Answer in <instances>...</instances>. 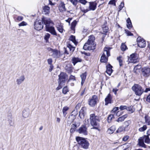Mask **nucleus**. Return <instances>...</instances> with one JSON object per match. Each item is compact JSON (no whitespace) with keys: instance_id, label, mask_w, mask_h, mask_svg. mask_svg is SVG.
I'll return each instance as SVG.
<instances>
[{"instance_id":"1","label":"nucleus","mask_w":150,"mask_h":150,"mask_svg":"<svg viewBox=\"0 0 150 150\" xmlns=\"http://www.w3.org/2000/svg\"><path fill=\"white\" fill-rule=\"evenodd\" d=\"M89 120L90 124L93 127L92 129L100 131V124L99 122L100 120V117L99 116L95 115L94 114H91L90 115Z\"/></svg>"},{"instance_id":"2","label":"nucleus","mask_w":150,"mask_h":150,"mask_svg":"<svg viewBox=\"0 0 150 150\" xmlns=\"http://www.w3.org/2000/svg\"><path fill=\"white\" fill-rule=\"evenodd\" d=\"M95 38L93 35L89 36L87 42H86L83 47L85 50H93L95 49L96 44L95 43Z\"/></svg>"},{"instance_id":"3","label":"nucleus","mask_w":150,"mask_h":150,"mask_svg":"<svg viewBox=\"0 0 150 150\" xmlns=\"http://www.w3.org/2000/svg\"><path fill=\"white\" fill-rule=\"evenodd\" d=\"M111 48L108 47H105L104 52L101 57L100 62L105 63L107 62L108 57L110 56V50Z\"/></svg>"},{"instance_id":"4","label":"nucleus","mask_w":150,"mask_h":150,"mask_svg":"<svg viewBox=\"0 0 150 150\" xmlns=\"http://www.w3.org/2000/svg\"><path fill=\"white\" fill-rule=\"evenodd\" d=\"M47 50L49 52L50 56L56 59L60 58L63 54V53L56 49H53L50 47H48Z\"/></svg>"},{"instance_id":"5","label":"nucleus","mask_w":150,"mask_h":150,"mask_svg":"<svg viewBox=\"0 0 150 150\" xmlns=\"http://www.w3.org/2000/svg\"><path fill=\"white\" fill-rule=\"evenodd\" d=\"M76 140L79 145L82 148L84 149H87L89 145V144L88 141L82 137H76Z\"/></svg>"},{"instance_id":"6","label":"nucleus","mask_w":150,"mask_h":150,"mask_svg":"<svg viewBox=\"0 0 150 150\" xmlns=\"http://www.w3.org/2000/svg\"><path fill=\"white\" fill-rule=\"evenodd\" d=\"M149 134L147 135H145L143 137H140L138 139L139 144V146L146 148V145L144 144V142L147 144L150 143V139H149Z\"/></svg>"},{"instance_id":"7","label":"nucleus","mask_w":150,"mask_h":150,"mask_svg":"<svg viewBox=\"0 0 150 150\" xmlns=\"http://www.w3.org/2000/svg\"><path fill=\"white\" fill-rule=\"evenodd\" d=\"M132 89L135 94L138 96H140L144 92L142 87L138 84H134L132 87Z\"/></svg>"},{"instance_id":"8","label":"nucleus","mask_w":150,"mask_h":150,"mask_svg":"<svg viewBox=\"0 0 150 150\" xmlns=\"http://www.w3.org/2000/svg\"><path fill=\"white\" fill-rule=\"evenodd\" d=\"M67 49L65 47L64 48V54H68L69 53L72 54L74 51L75 48V47L73 46L69 42L67 43Z\"/></svg>"},{"instance_id":"9","label":"nucleus","mask_w":150,"mask_h":150,"mask_svg":"<svg viewBox=\"0 0 150 150\" xmlns=\"http://www.w3.org/2000/svg\"><path fill=\"white\" fill-rule=\"evenodd\" d=\"M99 101L97 96L94 95L92 96L91 98H90L88 101L89 105L92 107H94L97 104Z\"/></svg>"},{"instance_id":"10","label":"nucleus","mask_w":150,"mask_h":150,"mask_svg":"<svg viewBox=\"0 0 150 150\" xmlns=\"http://www.w3.org/2000/svg\"><path fill=\"white\" fill-rule=\"evenodd\" d=\"M42 22L45 25L46 28L50 26V25H53L54 23L50 18L43 17L41 18Z\"/></svg>"},{"instance_id":"11","label":"nucleus","mask_w":150,"mask_h":150,"mask_svg":"<svg viewBox=\"0 0 150 150\" xmlns=\"http://www.w3.org/2000/svg\"><path fill=\"white\" fill-rule=\"evenodd\" d=\"M42 23V21L41 20L36 19L34 23V28L38 30H40L42 29L43 28V25Z\"/></svg>"},{"instance_id":"12","label":"nucleus","mask_w":150,"mask_h":150,"mask_svg":"<svg viewBox=\"0 0 150 150\" xmlns=\"http://www.w3.org/2000/svg\"><path fill=\"white\" fill-rule=\"evenodd\" d=\"M58 82L64 84L66 79L68 77L67 75L63 72H62L59 75Z\"/></svg>"},{"instance_id":"13","label":"nucleus","mask_w":150,"mask_h":150,"mask_svg":"<svg viewBox=\"0 0 150 150\" xmlns=\"http://www.w3.org/2000/svg\"><path fill=\"white\" fill-rule=\"evenodd\" d=\"M137 42L138 45L139 47H144L146 46L145 40L142 38L141 37H138L137 39Z\"/></svg>"},{"instance_id":"14","label":"nucleus","mask_w":150,"mask_h":150,"mask_svg":"<svg viewBox=\"0 0 150 150\" xmlns=\"http://www.w3.org/2000/svg\"><path fill=\"white\" fill-rule=\"evenodd\" d=\"M77 132L80 134L84 135L88 134L87 128L85 125H82L77 130Z\"/></svg>"},{"instance_id":"15","label":"nucleus","mask_w":150,"mask_h":150,"mask_svg":"<svg viewBox=\"0 0 150 150\" xmlns=\"http://www.w3.org/2000/svg\"><path fill=\"white\" fill-rule=\"evenodd\" d=\"M138 55L136 53H133L129 57V60L130 62L136 63L138 61Z\"/></svg>"},{"instance_id":"16","label":"nucleus","mask_w":150,"mask_h":150,"mask_svg":"<svg viewBox=\"0 0 150 150\" xmlns=\"http://www.w3.org/2000/svg\"><path fill=\"white\" fill-rule=\"evenodd\" d=\"M142 74L144 77H147L150 75V68L144 67L142 70Z\"/></svg>"},{"instance_id":"17","label":"nucleus","mask_w":150,"mask_h":150,"mask_svg":"<svg viewBox=\"0 0 150 150\" xmlns=\"http://www.w3.org/2000/svg\"><path fill=\"white\" fill-rule=\"evenodd\" d=\"M80 125V123L79 122H74V123L71 125V128L70 129V132L71 133H74L76 129Z\"/></svg>"},{"instance_id":"18","label":"nucleus","mask_w":150,"mask_h":150,"mask_svg":"<svg viewBox=\"0 0 150 150\" xmlns=\"http://www.w3.org/2000/svg\"><path fill=\"white\" fill-rule=\"evenodd\" d=\"M46 31L50 33L52 35L55 36L57 35L54 28L52 26H49L46 28Z\"/></svg>"},{"instance_id":"19","label":"nucleus","mask_w":150,"mask_h":150,"mask_svg":"<svg viewBox=\"0 0 150 150\" xmlns=\"http://www.w3.org/2000/svg\"><path fill=\"white\" fill-rule=\"evenodd\" d=\"M74 112V111H73L72 112V114L70 115L69 117L67 119V124L69 125H70L72 122L74 121V120L75 119V116L77 115V113L74 115H73V113Z\"/></svg>"},{"instance_id":"20","label":"nucleus","mask_w":150,"mask_h":150,"mask_svg":"<svg viewBox=\"0 0 150 150\" xmlns=\"http://www.w3.org/2000/svg\"><path fill=\"white\" fill-rule=\"evenodd\" d=\"M138 126L140 127L139 129V131L141 132L145 131L147 129L146 126L144 125L143 122H139Z\"/></svg>"},{"instance_id":"21","label":"nucleus","mask_w":150,"mask_h":150,"mask_svg":"<svg viewBox=\"0 0 150 150\" xmlns=\"http://www.w3.org/2000/svg\"><path fill=\"white\" fill-rule=\"evenodd\" d=\"M111 96L109 94L105 99V105H107L109 103H111L112 102Z\"/></svg>"},{"instance_id":"22","label":"nucleus","mask_w":150,"mask_h":150,"mask_svg":"<svg viewBox=\"0 0 150 150\" xmlns=\"http://www.w3.org/2000/svg\"><path fill=\"white\" fill-rule=\"evenodd\" d=\"M89 10H92L94 11L95 10L97 6V4L95 2H89Z\"/></svg>"},{"instance_id":"23","label":"nucleus","mask_w":150,"mask_h":150,"mask_svg":"<svg viewBox=\"0 0 150 150\" xmlns=\"http://www.w3.org/2000/svg\"><path fill=\"white\" fill-rule=\"evenodd\" d=\"M25 79V77L24 75L21 76L18 78L16 80V82L17 84L19 85L23 83Z\"/></svg>"},{"instance_id":"24","label":"nucleus","mask_w":150,"mask_h":150,"mask_svg":"<svg viewBox=\"0 0 150 150\" xmlns=\"http://www.w3.org/2000/svg\"><path fill=\"white\" fill-rule=\"evenodd\" d=\"M71 61L74 65H75L77 63L81 62L82 61V59L79 57H73Z\"/></svg>"},{"instance_id":"25","label":"nucleus","mask_w":150,"mask_h":150,"mask_svg":"<svg viewBox=\"0 0 150 150\" xmlns=\"http://www.w3.org/2000/svg\"><path fill=\"white\" fill-rule=\"evenodd\" d=\"M107 70L106 72L110 76L112 71V66L110 64L107 65L106 66Z\"/></svg>"},{"instance_id":"26","label":"nucleus","mask_w":150,"mask_h":150,"mask_svg":"<svg viewBox=\"0 0 150 150\" xmlns=\"http://www.w3.org/2000/svg\"><path fill=\"white\" fill-rule=\"evenodd\" d=\"M50 12V7L47 6H44L43 8V12L45 14H48Z\"/></svg>"},{"instance_id":"27","label":"nucleus","mask_w":150,"mask_h":150,"mask_svg":"<svg viewBox=\"0 0 150 150\" xmlns=\"http://www.w3.org/2000/svg\"><path fill=\"white\" fill-rule=\"evenodd\" d=\"M86 110V108L83 107L79 111V116L81 118L84 117V116L85 111Z\"/></svg>"},{"instance_id":"28","label":"nucleus","mask_w":150,"mask_h":150,"mask_svg":"<svg viewBox=\"0 0 150 150\" xmlns=\"http://www.w3.org/2000/svg\"><path fill=\"white\" fill-rule=\"evenodd\" d=\"M59 8V10L60 11H65L66 10L65 4L63 2H61L60 4Z\"/></svg>"},{"instance_id":"29","label":"nucleus","mask_w":150,"mask_h":150,"mask_svg":"<svg viewBox=\"0 0 150 150\" xmlns=\"http://www.w3.org/2000/svg\"><path fill=\"white\" fill-rule=\"evenodd\" d=\"M69 40L71 41L74 43L75 45H76L77 44V42L75 39V36L71 35L69 38Z\"/></svg>"},{"instance_id":"30","label":"nucleus","mask_w":150,"mask_h":150,"mask_svg":"<svg viewBox=\"0 0 150 150\" xmlns=\"http://www.w3.org/2000/svg\"><path fill=\"white\" fill-rule=\"evenodd\" d=\"M81 79V84L82 85L84 83L85 80L86 78V73L82 74L80 76Z\"/></svg>"},{"instance_id":"31","label":"nucleus","mask_w":150,"mask_h":150,"mask_svg":"<svg viewBox=\"0 0 150 150\" xmlns=\"http://www.w3.org/2000/svg\"><path fill=\"white\" fill-rule=\"evenodd\" d=\"M115 130V126H112L108 129L107 131V132L109 134H111L113 133Z\"/></svg>"},{"instance_id":"32","label":"nucleus","mask_w":150,"mask_h":150,"mask_svg":"<svg viewBox=\"0 0 150 150\" xmlns=\"http://www.w3.org/2000/svg\"><path fill=\"white\" fill-rule=\"evenodd\" d=\"M127 27L129 29L131 28L132 27V24L131 21L129 18H127Z\"/></svg>"},{"instance_id":"33","label":"nucleus","mask_w":150,"mask_h":150,"mask_svg":"<svg viewBox=\"0 0 150 150\" xmlns=\"http://www.w3.org/2000/svg\"><path fill=\"white\" fill-rule=\"evenodd\" d=\"M126 110L129 111L130 113H133L135 110V109L133 107L131 106L128 107H127Z\"/></svg>"},{"instance_id":"34","label":"nucleus","mask_w":150,"mask_h":150,"mask_svg":"<svg viewBox=\"0 0 150 150\" xmlns=\"http://www.w3.org/2000/svg\"><path fill=\"white\" fill-rule=\"evenodd\" d=\"M127 117V115H124L122 116L119 117L117 120V122H122Z\"/></svg>"},{"instance_id":"35","label":"nucleus","mask_w":150,"mask_h":150,"mask_svg":"<svg viewBox=\"0 0 150 150\" xmlns=\"http://www.w3.org/2000/svg\"><path fill=\"white\" fill-rule=\"evenodd\" d=\"M141 67L140 65H137L134 67V72L137 73L138 72H139V69L141 68Z\"/></svg>"},{"instance_id":"36","label":"nucleus","mask_w":150,"mask_h":150,"mask_svg":"<svg viewBox=\"0 0 150 150\" xmlns=\"http://www.w3.org/2000/svg\"><path fill=\"white\" fill-rule=\"evenodd\" d=\"M77 22L76 20H74L71 23V29L73 30H75V28Z\"/></svg>"},{"instance_id":"37","label":"nucleus","mask_w":150,"mask_h":150,"mask_svg":"<svg viewBox=\"0 0 150 150\" xmlns=\"http://www.w3.org/2000/svg\"><path fill=\"white\" fill-rule=\"evenodd\" d=\"M145 122L148 125H150V117L148 115H146L144 117Z\"/></svg>"},{"instance_id":"38","label":"nucleus","mask_w":150,"mask_h":150,"mask_svg":"<svg viewBox=\"0 0 150 150\" xmlns=\"http://www.w3.org/2000/svg\"><path fill=\"white\" fill-rule=\"evenodd\" d=\"M57 30L61 33H62L63 31H64V30L63 29V26L61 25H59L57 27Z\"/></svg>"},{"instance_id":"39","label":"nucleus","mask_w":150,"mask_h":150,"mask_svg":"<svg viewBox=\"0 0 150 150\" xmlns=\"http://www.w3.org/2000/svg\"><path fill=\"white\" fill-rule=\"evenodd\" d=\"M29 113L27 111L25 110H24L23 112V116L25 117L26 118L29 116Z\"/></svg>"},{"instance_id":"40","label":"nucleus","mask_w":150,"mask_h":150,"mask_svg":"<svg viewBox=\"0 0 150 150\" xmlns=\"http://www.w3.org/2000/svg\"><path fill=\"white\" fill-rule=\"evenodd\" d=\"M122 56H119L117 58V59L119 62V65L120 67H121L122 65Z\"/></svg>"},{"instance_id":"41","label":"nucleus","mask_w":150,"mask_h":150,"mask_svg":"<svg viewBox=\"0 0 150 150\" xmlns=\"http://www.w3.org/2000/svg\"><path fill=\"white\" fill-rule=\"evenodd\" d=\"M114 116L113 115H109L107 118V121L108 122H110L112 118H114Z\"/></svg>"},{"instance_id":"42","label":"nucleus","mask_w":150,"mask_h":150,"mask_svg":"<svg viewBox=\"0 0 150 150\" xmlns=\"http://www.w3.org/2000/svg\"><path fill=\"white\" fill-rule=\"evenodd\" d=\"M69 109V108L67 107H64L63 110H62V112H63V114L64 116H65L67 114V113L66 112V111L68 110Z\"/></svg>"},{"instance_id":"43","label":"nucleus","mask_w":150,"mask_h":150,"mask_svg":"<svg viewBox=\"0 0 150 150\" xmlns=\"http://www.w3.org/2000/svg\"><path fill=\"white\" fill-rule=\"evenodd\" d=\"M121 48L122 51H124L127 49V48L125 43H122L121 46Z\"/></svg>"},{"instance_id":"44","label":"nucleus","mask_w":150,"mask_h":150,"mask_svg":"<svg viewBox=\"0 0 150 150\" xmlns=\"http://www.w3.org/2000/svg\"><path fill=\"white\" fill-rule=\"evenodd\" d=\"M58 83L59 84L56 90H59L61 89L62 86L64 85V84L58 82Z\"/></svg>"},{"instance_id":"45","label":"nucleus","mask_w":150,"mask_h":150,"mask_svg":"<svg viewBox=\"0 0 150 150\" xmlns=\"http://www.w3.org/2000/svg\"><path fill=\"white\" fill-rule=\"evenodd\" d=\"M68 91L69 90L67 86L63 88L62 90V93L64 94H66Z\"/></svg>"},{"instance_id":"46","label":"nucleus","mask_w":150,"mask_h":150,"mask_svg":"<svg viewBox=\"0 0 150 150\" xmlns=\"http://www.w3.org/2000/svg\"><path fill=\"white\" fill-rule=\"evenodd\" d=\"M69 1L74 6H76L77 4V0H69Z\"/></svg>"},{"instance_id":"47","label":"nucleus","mask_w":150,"mask_h":150,"mask_svg":"<svg viewBox=\"0 0 150 150\" xmlns=\"http://www.w3.org/2000/svg\"><path fill=\"white\" fill-rule=\"evenodd\" d=\"M50 35L49 33H47L45 36L44 39L45 40H46V42H47L48 41V40L50 37Z\"/></svg>"},{"instance_id":"48","label":"nucleus","mask_w":150,"mask_h":150,"mask_svg":"<svg viewBox=\"0 0 150 150\" xmlns=\"http://www.w3.org/2000/svg\"><path fill=\"white\" fill-rule=\"evenodd\" d=\"M77 3L79 2L80 3H81L83 4H85L87 3V1L86 0H77Z\"/></svg>"},{"instance_id":"49","label":"nucleus","mask_w":150,"mask_h":150,"mask_svg":"<svg viewBox=\"0 0 150 150\" xmlns=\"http://www.w3.org/2000/svg\"><path fill=\"white\" fill-rule=\"evenodd\" d=\"M129 146L130 145L129 144H128L127 145L126 144H124L123 145V147L124 148L123 150H129Z\"/></svg>"},{"instance_id":"50","label":"nucleus","mask_w":150,"mask_h":150,"mask_svg":"<svg viewBox=\"0 0 150 150\" xmlns=\"http://www.w3.org/2000/svg\"><path fill=\"white\" fill-rule=\"evenodd\" d=\"M65 69H66L68 70H70L71 69V67L70 64H68L65 67Z\"/></svg>"},{"instance_id":"51","label":"nucleus","mask_w":150,"mask_h":150,"mask_svg":"<svg viewBox=\"0 0 150 150\" xmlns=\"http://www.w3.org/2000/svg\"><path fill=\"white\" fill-rule=\"evenodd\" d=\"M116 1L115 0H111L108 3L109 4H111V5H113L114 6H116Z\"/></svg>"},{"instance_id":"52","label":"nucleus","mask_w":150,"mask_h":150,"mask_svg":"<svg viewBox=\"0 0 150 150\" xmlns=\"http://www.w3.org/2000/svg\"><path fill=\"white\" fill-rule=\"evenodd\" d=\"M103 30L104 32L106 33L108 32V28L107 26H104L103 27Z\"/></svg>"},{"instance_id":"53","label":"nucleus","mask_w":150,"mask_h":150,"mask_svg":"<svg viewBox=\"0 0 150 150\" xmlns=\"http://www.w3.org/2000/svg\"><path fill=\"white\" fill-rule=\"evenodd\" d=\"M124 4L123 2H121L120 4V5L119 6L118 9H119V11H120L121 10L122 8L124 7Z\"/></svg>"},{"instance_id":"54","label":"nucleus","mask_w":150,"mask_h":150,"mask_svg":"<svg viewBox=\"0 0 150 150\" xmlns=\"http://www.w3.org/2000/svg\"><path fill=\"white\" fill-rule=\"evenodd\" d=\"M27 25V23L26 22L23 21L19 24L18 25L20 26H21L26 25Z\"/></svg>"},{"instance_id":"55","label":"nucleus","mask_w":150,"mask_h":150,"mask_svg":"<svg viewBox=\"0 0 150 150\" xmlns=\"http://www.w3.org/2000/svg\"><path fill=\"white\" fill-rule=\"evenodd\" d=\"M127 106L125 105H121L120 107V109L121 110H123L127 109Z\"/></svg>"},{"instance_id":"56","label":"nucleus","mask_w":150,"mask_h":150,"mask_svg":"<svg viewBox=\"0 0 150 150\" xmlns=\"http://www.w3.org/2000/svg\"><path fill=\"white\" fill-rule=\"evenodd\" d=\"M48 64L50 65H52V59L51 58H50L47 59V60Z\"/></svg>"},{"instance_id":"57","label":"nucleus","mask_w":150,"mask_h":150,"mask_svg":"<svg viewBox=\"0 0 150 150\" xmlns=\"http://www.w3.org/2000/svg\"><path fill=\"white\" fill-rule=\"evenodd\" d=\"M123 128L122 127H120L116 131V132L117 133L123 131Z\"/></svg>"},{"instance_id":"58","label":"nucleus","mask_w":150,"mask_h":150,"mask_svg":"<svg viewBox=\"0 0 150 150\" xmlns=\"http://www.w3.org/2000/svg\"><path fill=\"white\" fill-rule=\"evenodd\" d=\"M23 17L21 16H18L16 19V20L18 21H21L23 20Z\"/></svg>"},{"instance_id":"59","label":"nucleus","mask_w":150,"mask_h":150,"mask_svg":"<svg viewBox=\"0 0 150 150\" xmlns=\"http://www.w3.org/2000/svg\"><path fill=\"white\" fill-rule=\"evenodd\" d=\"M125 31L126 33L128 35L132 36L133 35V34L132 33L130 32L128 30H125Z\"/></svg>"},{"instance_id":"60","label":"nucleus","mask_w":150,"mask_h":150,"mask_svg":"<svg viewBox=\"0 0 150 150\" xmlns=\"http://www.w3.org/2000/svg\"><path fill=\"white\" fill-rule=\"evenodd\" d=\"M129 138V137L127 136H125L122 139V140L124 141H127Z\"/></svg>"},{"instance_id":"61","label":"nucleus","mask_w":150,"mask_h":150,"mask_svg":"<svg viewBox=\"0 0 150 150\" xmlns=\"http://www.w3.org/2000/svg\"><path fill=\"white\" fill-rule=\"evenodd\" d=\"M118 110V107H115L114 108L112 111V112H115Z\"/></svg>"},{"instance_id":"62","label":"nucleus","mask_w":150,"mask_h":150,"mask_svg":"<svg viewBox=\"0 0 150 150\" xmlns=\"http://www.w3.org/2000/svg\"><path fill=\"white\" fill-rule=\"evenodd\" d=\"M118 89L117 88H113L112 90V91L116 95L117 94V92L118 91Z\"/></svg>"},{"instance_id":"63","label":"nucleus","mask_w":150,"mask_h":150,"mask_svg":"<svg viewBox=\"0 0 150 150\" xmlns=\"http://www.w3.org/2000/svg\"><path fill=\"white\" fill-rule=\"evenodd\" d=\"M75 77L73 75H71L70 76L69 79V80H74L75 79Z\"/></svg>"},{"instance_id":"64","label":"nucleus","mask_w":150,"mask_h":150,"mask_svg":"<svg viewBox=\"0 0 150 150\" xmlns=\"http://www.w3.org/2000/svg\"><path fill=\"white\" fill-rule=\"evenodd\" d=\"M146 100L147 102L150 103V94L147 97Z\"/></svg>"}]
</instances>
